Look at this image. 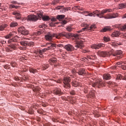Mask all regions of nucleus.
<instances>
[{"label":"nucleus","instance_id":"obj_39","mask_svg":"<svg viewBox=\"0 0 126 126\" xmlns=\"http://www.w3.org/2000/svg\"><path fill=\"white\" fill-rule=\"evenodd\" d=\"M63 37H65V38H66L67 39H69V38H70V34L64 32Z\"/></svg>","mask_w":126,"mask_h":126},{"label":"nucleus","instance_id":"obj_47","mask_svg":"<svg viewBox=\"0 0 126 126\" xmlns=\"http://www.w3.org/2000/svg\"><path fill=\"white\" fill-rule=\"evenodd\" d=\"M72 85L74 86V87H77V86H78V83H77V82H73L72 83Z\"/></svg>","mask_w":126,"mask_h":126},{"label":"nucleus","instance_id":"obj_6","mask_svg":"<svg viewBox=\"0 0 126 126\" xmlns=\"http://www.w3.org/2000/svg\"><path fill=\"white\" fill-rule=\"evenodd\" d=\"M70 77H64V85L63 87L64 88H67L68 89L70 88Z\"/></svg>","mask_w":126,"mask_h":126},{"label":"nucleus","instance_id":"obj_1","mask_svg":"<svg viewBox=\"0 0 126 126\" xmlns=\"http://www.w3.org/2000/svg\"><path fill=\"white\" fill-rule=\"evenodd\" d=\"M92 13L94 14L93 15L94 17H95V15H96L99 18H104V19H113V18H117V17H119V13H108L104 15L103 10H95Z\"/></svg>","mask_w":126,"mask_h":126},{"label":"nucleus","instance_id":"obj_4","mask_svg":"<svg viewBox=\"0 0 126 126\" xmlns=\"http://www.w3.org/2000/svg\"><path fill=\"white\" fill-rule=\"evenodd\" d=\"M92 86L94 88H96V87H97V88H101V87H105L106 85L105 84V82L98 81L97 82L92 83Z\"/></svg>","mask_w":126,"mask_h":126},{"label":"nucleus","instance_id":"obj_7","mask_svg":"<svg viewBox=\"0 0 126 126\" xmlns=\"http://www.w3.org/2000/svg\"><path fill=\"white\" fill-rule=\"evenodd\" d=\"M18 31L19 33H21V34H22V35H24L25 36L29 34V31L26 30L24 27H20L18 29Z\"/></svg>","mask_w":126,"mask_h":126},{"label":"nucleus","instance_id":"obj_10","mask_svg":"<svg viewBox=\"0 0 126 126\" xmlns=\"http://www.w3.org/2000/svg\"><path fill=\"white\" fill-rule=\"evenodd\" d=\"M17 45L15 43H12L8 46V47L6 49V52L10 53L11 52H13L14 50L16 49Z\"/></svg>","mask_w":126,"mask_h":126},{"label":"nucleus","instance_id":"obj_43","mask_svg":"<svg viewBox=\"0 0 126 126\" xmlns=\"http://www.w3.org/2000/svg\"><path fill=\"white\" fill-rule=\"evenodd\" d=\"M90 95L92 97H94L95 96V91H91L90 93Z\"/></svg>","mask_w":126,"mask_h":126},{"label":"nucleus","instance_id":"obj_23","mask_svg":"<svg viewBox=\"0 0 126 126\" xmlns=\"http://www.w3.org/2000/svg\"><path fill=\"white\" fill-rule=\"evenodd\" d=\"M54 94H56V95H61L62 94V92H61V89H55L54 90Z\"/></svg>","mask_w":126,"mask_h":126},{"label":"nucleus","instance_id":"obj_53","mask_svg":"<svg viewBox=\"0 0 126 126\" xmlns=\"http://www.w3.org/2000/svg\"><path fill=\"white\" fill-rule=\"evenodd\" d=\"M11 65L12 66V67H15V66H16V63H11Z\"/></svg>","mask_w":126,"mask_h":126},{"label":"nucleus","instance_id":"obj_27","mask_svg":"<svg viewBox=\"0 0 126 126\" xmlns=\"http://www.w3.org/2000/svg\"><path fill=\"white\" fill-rule=\"evenodd\" d=\"M29 70L30 72H31V73H33V74H35V73H36V72H37V69H34L31 67H30L29 68Z\"/></svg>","mask_w":126,"mask_h":126},{"label":"nucleus","instance_id":"obj_15","mask_svg":"<svg viewBox=\"0 0 126 126\" xmlns=\"http://www.w3.org/2000/svg\"><path fill=\"white\" fill-rule=\"evenodd\" d=\"M64 48L67 51H73V50H74V47L70 44H67V45H65Z\"/></svg>","mask_w":126,"mask_h":126},{"label":"nucleus","instance_id":"obj_2","mask_svg":"<svg viewBox=\"0 0 126 126\" xmlns=\"http://www.w3.org/2000/svg\"><path fill=\"white\" fill-rule=\"evenodd\" d=\"M62 37H63V33H55L49 32L45 35V39L47 41H52L53 38H57V39H61Z\"/></svg>","mask_w":126,"mask_h":126},{"label":"nucleus","instance_id":"obj_32","mask_svg":"<svg viewBox=\"0 0 126 126\" xmlns=\"http://www.w3.org/2000/svg\"><path fill=\"white\" fill-rule=\"evenodd\" d=\"M17 36H15L8 41V43H11L12 42H17Z\"/></svg>","mask_w":126,"mask_h":126},{"label":"nucleus","instance_id":"obj_21","mask_svg":"<svg viewBox=\"0 0 126 126\" xmlns=\"http://www.w3.org/2000/svg\"><path fill=\"white\" fill-rule=\"evenodd\" d=\"M13 15H15L16 16L17 19H20L21 17V15H20V13L17 12V11H15L13 12Z\"/></svg>","mask_w":126,"mask_h":126},{"label":"nucleus","instance_id":"obj_52","mask_svg":"<svg viewBox=\"0 0 126 126\" xmlns=\"http://www.w3.org/2000/svg\"><path fill=\"white\" fill-rule=\"evenodd\" d=\"M70 94L71 95H75V91L72 90L70 92Z\"/></svg>","mask_w":126,"mask_h":126},{"label":"nucleus","instance_id":"obj_9","mask_svg":"<svg viewBox=\"0 0 126 126\" xmlns=\"http://www.w3.org/2000/svg\"><path fill=\"white\" fill-rule=\"evenodd\" d=\"M84 27L85 28H83V30H84L85 31H86V30H88L89 31H94L95 28H96V26L94 25L91 26L89 28V25L86 24H84Z\"/></svg>","mask_w":126,"mask_h":126},{"label":"nucleus","instance_id":"obj_8","mask_svg":"<svg viewBox=\"0 0 126 126\" xmlns=\"http://www.w3.org/2000/svg\"><path fill=\"white\" fill-rule=\"evenodd\" d=\"M39 19V16L35 15H30L27 18V21H36Z\"/></svg>","mask_w":126,"mask_h":126},{"label":"nucleus","instance_id":"obj_14","mask_svg":"<svg viewBox=\"0 0 126 126\" xmlns=\"http://www.w3.org/2000/svg\"><path fill=\"white\" fill-rule=\"evenodd\" d=\"M38 18L39 19H41V18H42L43 21H48V20H50V17H49L48 16H43V14H38Z\"/></svg>","mask_w":126,"mask_h":126},{"label":"nucleus","instance_id":"obj_37","mask_svg":"<svg viewBox=\"0 0 126 126\" xmlns=\"http://www.w3.org/2000/svg\"><path fill=\"white\" fill-rule=\"evenodd\" d=\"M42 70H45V69H47L48 67H49V65L47 64H44L42 65Z\"/></svg>","mask_w":126,"mask_h":126},{"label":"nucleus","instance_id":"obj_5","mask_svg":"<svg viewBox=\"0 0 126 126\" xmlns=\"http://www.w3.org/2000/svg\"><path fill=\"white\" fill-rule=\"evenodd\" d=\"M20 43L22 46H24V47H27V46L33 47L34 46V42L27 40H22L20 42Z\"/></svg>","mask_w":126,"mask_h":126},{"label":"nucleus","instance_id":"obj_45","mask_svg":"<svg viewBox=\"0 0 126 126\" xmlns=\"http://www.w3.org/2000/svg\"><path fill=\"white\" fill-rule=\"evenodd\" d=\"M43 33V32L42 31H38L37 32L35 33L36 36H39V35H41Z\"/></svg>","mask_w":126,"mask_h":126},{"label":"nucleus","instance_id":"obj_31","mask_svg":"<svg viewBox=\"0 0 126 126\" xmlns=\"http://www.w3.org/2000/svg\"><path fill=\"white\" fill-rule=\"evenodd\" d=\"M76 48H79V49H81L82 48H83V44L80 42H78L76 45Z\"/></svg>","mask_w":126,"mask_h":126},{"label":"nucleus","instance_id":"obj_17","mask_svg":"<svg viewBox=\"0 0 126 126\" xmlns=\"http://www.w3.org/2000/svg\"><path fill=\"white\" fill-rule=\"evenodd\" d=\"M77 73L79 75H85L86 74V71L84 69H80Z\"/></svg>","mask_w":126,"mask_h":126},{"label":"nucleus","instance_id":"obj_36","mask_svg":"<svg viewBox=\"0 0 126 126\" xmlns=\"http://www.w3.org/2000/svg\"><path fill=\"white\" fill-rule=\"evenodd\" d=\"M73 9H75V10H83L82 8H81L79 6H74V7H73Z\"/></svg>","mask_w":126,"mask_h":126},{"label":"nucleus","instance_id":"obj_35","mask_svg":"<svg viewBox=\"0 0 126 126\" xmlns=\"http://www.w3.org/2000/svg\"><path fill=\"white\" fill-rule=\"evenodd\" d=\"M107 84H108V85H110V86H112V87L116 85V83H115V82H112L111 81L107 82Z\"/></svg>","mask_w":126,"mask_h":126},{"label":"nucleus","instance_id":"obj_33","mask_svg":"<svg viewBox=\"0 0 126 126\" xmlns=\"http://www.w3.org/2000/svg\"><path fill=\"white\" fill-rule=\"evenodd\" d=\"M103 40L104 41V42H110V41H111V38H110V37L108 36H104Z\"/></svg>","mask_w":126,"mask_h":126},{"label":"nucleus","instance_id":"obj_60","mask_svg":"<svg viewBox=\"0 0 126 126\" xmlns=\"http://www.w3.org/2000/svg\"><path fill=\"white\" fill-rule=\"evenodd\" d=\"M9 7H10V8H15V5H12V4H10L9 5Z\"/></svg>","mask_w":126,"mask_h":126},{"label":"nucleus","instance_id":"obj_59","mask_svg":"<svg viewBox=\"0 0 126 126\" xmlns=\"http://www.w3.org/2000/svg\"><path fill=\"white\" fill-rule=\"evenodd\" d=\"M89 52H90V51H89L88 50H82V53H89Z\"/></svg>","mask_w":126,"mask_h":126},{"label":"nucleus","instance_id":"obj_42","mask_svg":"<svg viewBox=\"0 0 126 126\" xmlns=\"http://www.w3.org/2000/svg\"><path fill=\"white\" fill-rule=\"evenodd\" d=\"M37 56H39L40 58H43V53L41 52V51H39L38 53H36Z\"/></svg>","mask_w":126,"mask_h":126},{"label":"nucleus","instance_id":"obj_25","mask_svg":"<svg viewBox=\"0 0 126 126\" xmlns=\"http://www.w3.org/2000/svg\"><path fill=\"white\" fill-rule=\"evenodd\" d=\"M114 11V9H106L102 10V12L103 13V15H104L105 13H107V12H112Z\"/></svg>","mask_w":126,"mask_h":126},{"label":"nucleus","instance_id":"obj_30","mask_svg":"<svg viewBox=\"0 0 126 126\" xmlns=\"http://www.w3.org/2000/svg\"><path fill=\"white\" fill-rule=\"evenodd\" d=\"M50 63H56L57 62V58L55 57H52V58H50L49 60Z\"/></svg>","mask_w":126,"mask_h":126},{"label":"nucleus","instance_id":"obj_13","mask_svg":"<svg viewBox=\"0 0 126 126\" xmlns=\"http://www.w3.org/2000/svg\"><path fill=\"white\" fill-rule=\"evenodd\" d=\"M105 47V44L103 43H98V44H94L92 45V49H95V50H99L100 48Z\"/></svg>","mask_w":126,"mask_h":126},{"label":"nucleus","instance_id":"obj_29","mask_svg":"<svg viewBox=\"0 0 126 126\" xmlns=\"http://www.w3.org/2000/svg\"><path fill=\"white\" fill-rule=\"evenodd\" d=\"M18 25V24L16 22H12L10 24V27L12 28H13V27H16Z\"/></svg>","mask_w":126,"mask_h":126},{"label":"nucleus","instance_id":"obj_19","mask_svg":"<svg viewBox=\"0 0 126 126\" xmlns=\"http://www.w3.org/2000/svg\"><path fill=\"white\" fill-rule=\"evenodd\" d=\"M83 14L85 16H93V13H90L88 11H84L83 12Z\"/></svg>","mask_w":126,"mask_h":126},{"label":"nucleus","instance_id":"obj_38","mask_svg":"<svg viewBox=\"0 0 126 126\" xmlns=\"http://www.w3.org/2000/svg\"><path fill=\"white\" fill-rule=\"evenodd\" d=\"M112 46H113V47H117V46H120V45H122V43L120 42H113L112 44Z\"/></svg>","mask_w":126,"mask_h":126},{"label":"nucleus","instance_id":"obj_44","mask_svg":"<svg viewBox=\"0 0 126 126\" xmlns=\"http://www.w3.org/2000/svg\"><path fill=\"white\" fill-rule=\"evenodd\" d=\"M66 29L67 31H69V32L72 31V28H71V27H70V26H67L66 28Z\"/></svg>","mask_w":126,"mask_h":126},{"label":"nucleus","instance_id":"obj_62","mask_svg":"<svg viewBox=\"0 0 126 126\" xmlns=\"http://www.w3.org/2000/svg\"><path fill=\"white\" fill-rule=\"evenodd\" d=\"M72 73H73V74H75V73H76V71L74 69H73L72 70Z\"/></svg>","mask_w":126,"mask_h":126},{"label":"nucleus","instance_id":"obj_50","mask_svg":"<svg viewBox=\"0 0 126 126\" xmlns=\"http://www.w3.org/2000/svg\"><path fill=\"white\" fill-rule=\"evenodd\" d=\"M43 112H44V110H43V109H39L37 110V113L38 114H43Z\"/></svg>","mask_w":126,"mask_h":126},{"label":"nucleus","instance_id":"obj_54","mask_svg":"<svg viewBox=\"0 0 126 126\" xmlns=\"http://www.w3.org/2000/svg\"><path fill=\"white\" fill-rule=\"evenodd\" d=\"M33 113H34V112L33 111V110L32 109H30L29 110V114L32 115V114H33Z\"/></svg>","mask_w":126,"mask_h":126},{"label":"nucleus","instance_id":"obj_3","mask_svg":"<svg viewBox=\"0 0 126 126\" xmlns=\"http://www.w3.org/2000/svg\"><path fill=\"white\" fill-rule=\"evenodd\" d=\"M43 47H47V48L39 50L40 54L41 53H45V52H47V51H50L51 49H55V48H56V44L47 43L46 45H44Z\"/></svg>","mask_w":126,"mask_h":126},{"label":"nucleus","instance_id":"obj_64","mask_svg":"<svg viewBox=\"0 0 126 126\" xmlns=\"http://www.w3.org/2000/svg\"><path fill=\"white\" fill-rule=\"evenodd\" d=\"M63 6H58L57 8L58 9H61V8H63Z\"/></svg>","mask_w":126,"mask_h":126},{"label":"nucleus","instance_id":"obj_48","mask_svg":"<svg viewBox=\"0 0 126 126\" xmlns=\"http://www.w3.org/2000/svg\"><path fill=\"white\" fill-rule=\"evenodd\" d=\"M70 9V7H65L63 9V11L64 12H66V11H68V10H69Z\"/></svg>","mask_w":126,"mask_h":126},{"label":"nucleus","instance_id":"obj_57","mask_svg":"<svg viewBox=\"0 0 126 126\" xmlns=\"http://www.w3.org/2000/svg\"><path fill=\"white\" fill-rule=\"evenodd\" d=\"M121 68H122V69H123L124 70H126V65H122Z\"/></svg>","mask_w":126,"mask_h":126},{"label":"nucleus","instance_id":"obj_24","mask_svg":"<svg viewBox=\"0 0 126 126\" xmlns=\"http://www.w3.org/2000/svg\"><path fill=\"white\" fill-rule=\"evenodd\" d=\"M57 19H58L57 18H52L51 20H52V22H51L50 24L51 26L54 27V26H55V24H58V23H54L55 21H57Z\"/></svg>","mask_w":126,"mask_h":126},{"label":"nucleus","instance_id":"obj_49","mask_svg":"<svg viewBox=\"0 0 126 126\" xmlns=\"http://www.w3.org/2000/svg\"><path fill=\"white\" fill-rule=\"evenodd\" d=\"M11 3H13V4H20V3L17 2V1L14 0L11 1Z\"/></svg>","mask_w":126,"mask_h":126},{"label":"nucleus","instance_id":"obj_11","mask_svg":"<svg viewBox=\"0 0 126 126\" xmlns=\"http://www.w3.org/2000/svg\"><path fill=\"white\" fill-rule=\"evenodd\" d=\"M123 51L121 50H117L114 52H113L112 55L113 56V57H117L119 59L122 58V57L123 56Z\"/></svg>","mask_w":126,"mask_h":126},{"label":"nucleus","instance_id":"obj_22","mask_svg":"<svg viewBox=\"0 0 126 126\" xmlns=\"http://www.w3.org/2000/svg\"><path fill=\"white\" fill-rule=\"evenodd\" d=\"M57 18L59 20V21H62V23H63V15H58L57 16Z\"/></svg>","mask_w":126,"mask_h":126},{"label":"nucleus","instance_id":"obj_20","mask_svg":"<svg viewBox=\"0 0 126 126\" xmlns=\"http://www.w3.org/2000/svg\"><path fill=\"white\" fill-rule=\"evenodd\" d=\"M13 36H14V32H11L9 34L4 36V38H5V39H10V38H11V37H13Z\"/></svg>","mask_w":126,"mask_h":126},{"label":"nucleus","instance_id":"obj_16","mask_svg":"<svg viewBox=\"0 0 126 126\" xmlns=\"http://www.w3.org/2000/svg\"><path fill=\"white\" fill-rule=\"evenodd\" d=\"M116 79L117 80H126V73L125 74L124 76L122 75V74H118L117 75Z\"/></svg>","mask_w":126,"mask_h":126},{"label":"nucleus","instance_id":"obj_58","mask_svg":"<svg viewBox=\"0 0 126 126\" xmlns=\"http://www.w3.org/2000/svg\"><path fill=\"white\" fill-rule=\"evenodd\" d=\"M59 1H60L59 0H55L53 2V4H57V3H58V2H59Z\"/></svg>","mask_w":126,"mask_h":126},{"label":"nucleus","instance_id":"obj_56","mask_svg":"<svg viewBox=\"0 0 126 126\" xmlns=\"http://www.w3.org/2000/svg\"><path fill=\"white\" fill-rule=\"evenodd\" d=\"M118 65H123V63L122 62H118L116 64V66H118Z\"/></svg>","mask_w":126,"mask_h":126},{"label":"nucleus","instance_id":"obj_40","mask_svg":"<svg viewBox=\"0 0 126 126\" xmlns=\"http://www.w3.org/2000/svg\"><path fill=\"white\" fill-rule=\"evenodd\" d=\"M119 6L120 8V9L123 8H126V3H122L119 4Z\"/></svg>","mask_w":126,"mask_h":126},{"label":"nucleus","instance_id":"obj_26","mask_svg":"<svg viewBox=\"0 0 126 126\" xmlns=\"http://www.w3.org/2000/svg\"><path fill=\"white\" fill-rule=\"evenodd\" d=\"M7 27V24H2L0 25V31H3Z\"/></svg>","mask_w":126,"mask_h":126},{"label":"nucleus","instance_id":"obj_12","mask_svg":"<svg viewBox=\"0 0 126 126\" xmlns=\"http://www.w3.org/2000/svg\"><path fill=\"white\" fill-rule=\"evenodd\" d=\"M99 57H103L104 58H105V57H107L108 56H110V55H111V53L107 51V52H105V51H99L97 53Z\"/></svg>","mask_w":126,"mask_h":126},{"label":"nucleus","instance_id":"obj_41","mask_svg":"<svg viewBox=\"0 0 126 126\" xmlns=\"http://www.w3.org/2000/svg\"><path fill=\"white\" fill-rule=\"evenodd\" d=\"M120 30L121 31H125V30H126V24L124 25L123 26L120 28Z\"/></svg>","mask_w":126,"mask_h":126},{"label":"nucleus","instance_id":"obj_18","mask_svg":"<svg viewBox=\"0 0 126 126\" xmlns=\"http://www.w3.org/2000/svg\"><path fill=\"white\" fill-rule=\"evenodd\" d=\"M120 35H121V32L117 31H115L112 34V37H118Z\"/></svg>","mask_w":126,"mask_h":126},{"label":"nucleus","instance_id":"obj_63","mask_svg":"<svg viewBox=\"0 0 126 126\" xmlns=\"http://www.w3.org/2000/svg\"><path fill=\"white\" fill-rule=\"evenodd\" d=\"M122 38H124V39H126V35L125 34H123L121 35Z\"/></svg>","mask_w":126,"mask_h":126},{"label":"nucleus","instance_id":"obj_46","mask_svg":"<svg viewBox=\"0 0 126 126\" xmlns=\"http://www.w3.org/2000/svg\"><path fill=\"white\" fill-rule=\"evenodd\" d=\"M69 22V20H68V19H67V18H65V19H64V20H63V24L64 25Z\"/></svg>","mask_w":126,"mask_h":126},{"label":"nucleus","instance_id":"obj_55","mask_svg":"<svg viewBox=\"0 0 126 126\" xmlns=\"http://www.w3.org/2000/svg\"><path fill=\"white\" fill-rule=\"evenodd\" d=\"M52 121L54 123H58V122H59V120L58 119H56V118H53Z\"/></svg>","mask_w":126,"mask_h":126},{"label":"nucleus","instance_id":"obj_61","mask_svg":"<svg viewBox=\"0 0 126 126\" xmlns=\"http://www.w3.org/2000/svg\"><path fill=\"white\" fill-rule=\"evenodd\" d=\"M47 26L46 25H40L39 26L40 28H43V27H46Z\"/></svg>","mask_w":126,"mask_h":126},{"label":"nucleus","instance_id":"obj_28","mask_svg":"<svg viewBox=\"0 0 126 126\" xmlns=\"http://www.w3.org/2000/svg\"><path fill=\"white\" fill-rule=\"evenodd\" d=\"M103 79H105V80L111 79V75L109 74H105L103 75Z\"/></svg>","mask_w":126,"mask_h":126},{"label":"nucleus","instance_id":"obj_51","mask_svg":"<svg viewBox=\"0 0 126 126\" xmlns=\"http://www.w3.org/2000/svg\"><path fill=\"white\" fill-rule=\"evenodd\" d=\"M43 126H52V124L50 123H45L43 125Z\"/></svg>","mask_w":126,"mask_h":126},{"label":"nucleus","instance_id":"obj_34","mask_svg":"<svg viewBox=\"0 0 126 126\" xmlns=\"http://www.w3.org/2000/svg\"><path fill=\"white\" fill-rule=\"evenodd\" d=\"M107 31H111V27H106L102 29V32H107Z\"/></svg>","mask_w":126,"mask_h":126}]
</instances>
